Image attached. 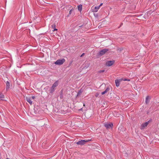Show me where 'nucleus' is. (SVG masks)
Masks as SVG:
<instances>
[{"label":"nucleus","instance_id":"1","mask_svg":"<svg viewBox=\"0 0 159 159\" xmlns=\"http://www.w3.org/2000/svg\"><path fill=\"white\" fill-rule=\"evenodd\" d=\"M65 61V60L64 59H59L55 62V64L57 65H61Z\"/></svg>","mask_w":159,"mask_h":159},{"label":"nucleus","instance_id":"2","mask_svg":"<svg viewBox=\"0 0 159 159\" xmlns=\"http://www.w3.org/2000/svg\"><path fill=\"white\" fill-rule=\"evenodd\" d=\"M58 85V81H56L53 84L52 86V87L51 90H50V93H52L53 92L55 88L57 87Z\"/></svg>","mask_w":159,"mask_h":159},{"label":"nucleus","instance_id":"3","mask_svg":"<svg viewBox=\"0 0 159 159\" xmlns=\"http://www.w3.org/2000/svg\"><path fill=\"white\" fill-rule=\"evenodd\" d=\"M89 141V140H81L77 142L76 144L78 145H82L86 143Z\"/></svg>","mask_w":159,"mask_h":159},{"label":"nucleus","instance_id":"4","mask_svg":"<svg viewBox=\"0 0 159 159\" xmlns=\"http://www.w3.org/2000/svg\"><path fill=\"white\" fill-rule=\"evenodd\" d=\"M104 125L107 129H109L112 128L113 126V124L112 123L105 124Z\"/></svg>","mask_w":159,"mask_h":159},{"label":"nucleus","instance_id":"5","mask_svg":"<svg viewBox=\"0 0 159 159\" xmlns=\"http://www.w3.org/2000/svg\"><path fill=\"white\" fill-rule=\"evenodd\" d=\"M26 100L30 105H32V103L34 102V101L30 97H26Z\"/></svg>","mask_w":159,"mask_h":159},{"label":"nucleus","instance_id":"6","mask_svg":"<svg viewBox=\"0 0 159 159\" xmlns=\"http://www.w3.org/2000/svg\"><path fill=\"white\" fill-rule=\"evenodd\" d=\"M149 121H148L147 122L145 123L144 124H143L141 126L140 129H144L145 127H146L147 126V125H148V124L149 123Z\"/></svg>","mask_w":159,"mask_h":159},{"label":"nucleus","instance_id":"7","mask_svg":"<svg viewBox=\"0 0 159 159\" xmlns=\"http://www.w3.org/2000/svg\"><path fill=\"white\" fill-rule=\"evenodd\" d=\"M114 61H107L106 63V65L109 66H112L114 63Z\"/></svg>","mask_w":159,"mask_h":159},{"label":"nucleus","instance_id":"8","mask_svg":"<svg viewBox=\"0 0 159 159\" xmlns=\"http://www.w3.org/2000/svg\"><path fill=\"white\" fill-rule=\"evenodd\" d=\"M108 50L107 49H104L100 51L99 54L101 55H102L105 54Z\"/></svg>","mask_w":159,"mask_h":159},{"label":"nucleus","instance_id":"9","mask_svg":"<svg viewBox=\"0 0 159 159\" xmlns=\"http://www.w3.org/2000/svg\"><path fill=\"white\" fill-rule=\"evenodd\" d=\"M10 84L9 81H7L6 82V90H7L10 88Z\"/></svg>","mask_w":159,"mask_h":159},{"label":"nucleus","instance_id":"10","mask_svg":"<svg viewBox=\"0 0 159 159\" xmlns=\"http://www.w3.org/2000/svg\"><path fill=\"white\" fill-rule=\"evenodd\" d=\"M116 85V86L118 87L119 86L120 84V81L118 80H116L115 81Z\"/></svg>","mask_w":159,"mask_h":159},{"label":"nucleus","instance_id":"11","mask_svg":"<svg viewBox=\"0 0 159 159\" xmlns=\"http://www.w3.org/2000/svg\"><path fill=\"white\" fill-rule=\"evenodd\" d=\"M150 98L149 96H147L146 98L145 102L146 104L148 103L150 100Z\"/></svg>","mask_w":159,"mask_h":159},{"label":"nucleus","instance_id":"12","mask_svg":"<svg viewBox=\"0 0 159 159\" xmlns=\"http://www.w3.org/2000/svg\"><path fill=\"white\" fill-rule=\"evenodd\" d=\"M109 89L108 87H107L106 89L102 93V95H103L105 94V93H107L108 91H109Z\"/></svg>","mask_w":159,"mask_h":159},{"label":"nucleus","instance_id":"13","mask_svg":"<svg viewBox=\"0 0 159 159\" xmlns=\"http://www.w3.org/2000/svg\"><path fill=\"white\" fill-rule=\"evenodd\" d=\"M99 6L96 7H95V9L93 10V11L94 12H97L98 11V10L99 8Z\"/></svg>","mask_w":159,"mask_h":159},{"label":"nucleus","instance_id":"14","mask_svg":"<svg viewBox=\"0 0 159 159\" xmlns=\"http://www.w3.org/2000/svg\"><path fill=\"white\" fill-rule=\"evenodd\" d=\"M51 26L53 29H54V31L57 30V29H56V25L55 24H54L52 25H51Z\"/></svg>","mask_w":159,"mask_h":159},{"label":"nucleus","instance_id":"15","mask_svg":"<svg viewBox=\"0 0 159 159\" xmlns=\"http://www.w3.org/2000/svg\"><path fill=\"white\" fill-rule=\"evenodd\" d=\"M4 97V95L2 94H0V100H3V98Z\"/></svg>","mask_w":159,"mask_h":159},{"label":"nucleus","instance_id":"16","mask_svg":"<svg viewBox=\"0 0 159 159\" xmlns=\"http://www.w3.org/2000/svg\"><path fill=\"white\" fill-rule=\"evenodd\" d=\"M78 8L79 11H81L82 9V5H79L78 7Z\"/></svg>","mask_w":159,"mask_h":159},{"label":"nucleus","instance_id":"17","mask_svg":"<svg viewBox=\"0 0 159 159\" xmlns=\"http://www.w3.org/2000/svg\"><path fill=\"white\" fill-rule=\"evenodd\" d=\"M105 71L104 70H100L99 71H98V73H103V72H104Z\"/></svg>","mask_w":159,"mask_h":159},{"label":"nucleus","instance_id":"18","mask_svg":"<svg viewBox=\"0 0 159 159\" xmlns=\"http://www.w3.org/2000/svg\"><path fill=\"white\" fill-rule=\"evenodd\" d=\"M30 98L32 99L33 101H34V99L35 98V97L34 96H33L31 97H30Z\"/></svg>","mask_w":159,"mask_h":159},{"label":"nucleus","instance_id":"19","mask_svg":"<svg viewBox=\"0 0 159 159\" xmlns=\"http://www.w3.org/2000/svg\"><path fill=\"white\" fill-rule=\"evenodd\" d=\"M82 93V91H81V90H80L78 92V94H77V95H80Z\"/></svg>","mask_w":159,"mask_h":159},{"label":"nucleus","instance_id":"20","mask_svg":"<svg viewBox=\"0 0 159 159\" xmlns=\"http://www.w3.org/2000/svg\"><path fill=\"white\" fill-rule=\"evenodd\" d=\"M72 11H73V10L72 9H71V10H70L69 11V14H70L72 13Z\"/></svg>","mask_w":159,"mask_h":159},{"label":"nucleus","instance_id":"21","mask_svg":"<svg viewBox=\"0 0 159 159\" xmlns=\"http://www.w3.org/2000/svg\"><path fill=\"white\" fill-rule=\"evenodd\" d=\"M124 81H130V80L129 79H125L123 80Z\"/></svg>","mask_w":159,"mask_h":159},{"label":"nucleus","instance_id":"22","mask_svg":"<svg viewBox=\"0 0 159 159\" xmlns=\"http://www.w3.org/2000/svg\"><path fill=\"white\" fill-rule=\"evenodd\" d=\"M106 159H110L109 156H107L106 158Z\"/></svg>","mask_w":159,"mask_h":159},{"label":"nucleus","instance_id":"23","mask_svg":"<svg viewBox=\"0 0 159 159\" xmlns=\"http://www.w3.org/2000/svg\"><path fill=\"white\" fill-rule=\"evenodd\" d=\"M84 54V53H83L82 54V55H81L80 57H82V56H83Z\"/></svg>","mask_w":159,"mask_h":159},{"label":"nucleus","instance_id":"24","mask_svg":"<svg viewBox=\"0 0 159 159\" xmlns=\"http://www.w3.org/2000/svg\"><path fill=\"white\" fill-rule=\"evenodd\" d=\"M102 26H101V25H99V26H98V28H102Z\"/></svg>","mask_w":159,"mask_h":159},{"label":"nucleus","instance_id":"25","mask_svg":"<svg viewBox=\"0 0 159 159\" xmlns=\"http://www.w3.org/2000/svg\"><path fill=\"white\" fill-rule=\"evenodd\" d=\"M102 3H101L100 4V5L99 6V7H100V6H102Z\"/></svg>","mask_w":159,"mask_h":159},{"label":"nucleus","instance_id":"26","mask_svg":"<svg viewBox=\"0 0 159 159\" xmlns=\"http://www.w3.org/2000/svg\"><path fill=\"white\" fill-rule=\"evenodd\" d=\"M122 49H122V48H121V49H120V51H121V50H122Z\"/></svg>","mask_w":159,"mask_h":159},{"label":"nucleus","instance_id":"27","mask_svg":"<svg viewBox=\"0 0 159 159\" xmlns=\"http://www.w3.org/2000/svg\"><path fill=\"white\" fill-rule=\"evenodd\" d=\"M6 159H10L9 158H7Z\"/></svg>","mask_w":159,"mask_h":159}]
</instances>
